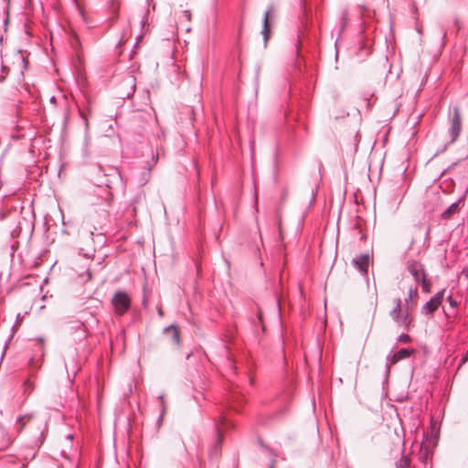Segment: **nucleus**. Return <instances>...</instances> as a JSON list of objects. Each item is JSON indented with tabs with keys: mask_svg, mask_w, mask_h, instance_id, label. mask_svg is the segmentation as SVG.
<instances>
[{
	"mask_svg": "<svg viewBox=\"0 0 468 468\" xmlns=\"http://www.w3.org/2000/svg\"><path fill=\"white\" fill-rule=\"evenodd\" d=\"M24 209L23 201L16 197L6 198L0 208V220L7 221L12 239L18 238L24 227L29 229L31 234L34 230V224L27 218Z\"/></svg>",
	"mask_w": 468,
	"mask_h": 468,
	"instance_id": "1",
	"label": "nucleus"
},
{
	"mask_svg": "<svg viewBox=\"0 0 468 468\" xmlns=\"http://www.w3.org/2000/svg\"><path fill=\"white\" fill-rule=\"evenodd\" d=\"M415 353L416 350L414 348L406 347H402L397 352L390 351L386 356L385 379L383 384L387 383L388 380L391 365H394L402 359H406L413 356Z\"/></svg>",
	"mask_w": 468,
	"mask_h": 468,
	"instance_id": "2",
	"label": "nucleus"
},
{
	"mask_svg": "<svg viewBox=\"0 0 468 468\" xmlns=\"http://www.w3.org/2000/svg\"><path fill=\"white\" fill-rule=\"evenodd\" d=\"M389 315L398 326L402 327L405 331L410 329L411 320L408 311L402 313L401 300L399 298L395 299V307L389 312Z\"/></svg>",
	"mask_w": 468,
	"mask_h": 468,
	"instance_id": "3",
	"label": "nucleus"
},
{
	"mask_svg": "<svg viewBox=\"0 0 468 468\" xmlns=\"http://www.w3.org/2000/svg\"><path fill=\"white\" fill-rule=\"evenodd\" d=\"M112 304L118 315H123L131 309L132 301L125 291L119 290L113 294Z\"/></svg>",
	"mask_w": 468,
	"mask_h": 468,
	"instance_id": "4",
	"label": "nucleus"
},
{
	"mask_svg": "<svg viewBox=\"0 0 468 468\" xmlns=\"http://www.w3.org/2000/svg\"><path fill=\"white\" fill-rule=\"evenodd\" d=\"M451 122V127L449 128L450 144H453L458 139L463 129L461 112L458 106L452 108Z\"/></svg>",
	"mask_w": 468,
	"mask_h": 468,
	"instance_id": "5",
	"label": "nucleus"
},
{
	"mask_svg": "<svg viewBox=\"0 0 468 468\" xmlns=\"http://www.w3.org/2000/svg\"><path fill=\"white\" fill-rule=\"evenodd\" d=\"M275 13L276 7L273 4H271L264 13L262 18V29L261 33L265 43L268 41L271 34V21L275 16Z\"/></svg>",
	"mask_w": 468,
	"mask_h": 468,
	"instance_id": "6",
	"label": "nucleus"
},
{
	"mask_svg": "<svg viewBox=\"0 0 468 468\" xmlns=\"http://www.w3.org/2000/svg\"><path fill=\"white\" fill-rule=\"evenodd\" d=\"M445 289H442L436 292L428 302H426L421 307L422 314H433L439 306L441 304L445 293Z\"/></svg>",
	"mask_w": 468,
	"mask_h": 468,
	"instance_id": "7",
	"label": "nucleus"
},
{
	"mask_svg": "<svg viewBox=\"0 0 468 468\" xmlns=\"http://www.w3.org/2000/svg\"><path fill=\"white\" fill-rule=\"evenodd\" d=\"M91 174L94 176L93 183L97 186L111 187V181L108 178L110 176L107 174L101 165H96L91 168Z\"/></svg>",
	"mask_w": 468,
	"mask_h": 468,
	"instance_id": "8",
	"label": "nucleus"
},
{
	"mask_svg": "<svg viewBox=\"0 0 468 468\" xmlns=\"http://www.w3.org/2000/svg\"><path fill=\"white\" fill-rule=\"evenodd\" d=\"M214 426L218 435V443L220 445L222 443V431L224 430H231L234 424L225 414L220 413L218 418L215 420Z\"/></svg>",
	"mask_w": 468,
	"mask_h": 468,
	"instance_id": "9",
	"label": "nucleus"
},
{
	"mask_svg": "<svg viewBox=\"0 0 468 468\" xmlns=\"http://www.w3.org/2000/svg\"><path fill=\"white\" fill-rule=\"evenodd\" d=\"M407 270L412 275L416 282H420V280H424L427 276L423 265L417 261H410L407 262Z\"/></svg>",
	"mask_w": 468,
	"mask_h": 468,
	"instance_id": "10",
	"label": "nucleus"
},
{
	"mask_svg": "<svg viewBox=\"0 0 468 468\" xmlns=\"http://www.w3.org/2000/svg\"><path fill=\"white\" fill-rule=\"evenodd\" d=\"M371 261V257L368 253H361L355 257L352 261L353 265L363 274H367V269Z\"/></svg>",
	"mask_w": 468,
	"mask_h": 468,
	"instance_id": "11",
	"label": "nucleus"
},
{
	"mask_svg": "<svg viewBox=\"0 0 468 468\" xmlns=\"http://www.w3.org/2000/svg\"><path fill=\"white\" fill-rule=\"evenodd\" d=\"M348 23H349V13H348V9L346 7H345L341 10V13H340L338 37L335 42V60H337V58H338V48H337L338 38L343 34V32L346 30Z\"/></svg>",
	"mask_w": 468,
	"mask_h": 468,
	"instance_id": "12",
	"label": "nucleus"
},
{
	"mask_svg": "<svg viewBox=\"0 0 468 468\" xmlns=\"http://www.w3.org/2000/svg\"><path fill=\"white\" fill-rule=\"evenodd\" d=\"M164 335L168 338L171 345L179 347L180 346V333L175 324H170L164 328Z\"/></svg>",
	"mask_w": 468,
	"mask_h": 468,
	"instance_id": "13",
	"label": "nucleus"
},
{
	"mask_svg": "<svg viewBox=\"0 0 468 468\" xmlns=\"http://www.w3.org/2000/svg\"><path fill=\"white\" fill-rule=\"evenodd\" d=\"M464 202V196L461 197L457 201L452 203L442 213V219H450L453 215L461 210V207Z\"/></svg>",
	"mask_w": 468,
	"mask_h": 468,
	"instance_id": "14",
	"label": "nucleus"
},
{
	"mask_svg": "<svg viewBox=\"0 0 468 468\" xmlns=\"http://www.w3.org/2000/svg\"><path fill=\"white\" fill-rule=\"evenodd\" d=\"M0 437L2 438V441L0 443V450L7 447L10 443V438L7 435V432L3 425L0 424Z\"/></svg>",
	"mask_w": 468,
	"mask_h": 468,
	"instance_id": "15",
	"label": "nucleus"
},
{
	"mask_svg": "<svg viewBox=\"0 0 468 468\" xmlns=\"http://www.w3.org/2000/svg\"><path fill=\"white\" fill-rule=\"evenodd\" d=\"M28 366L32 369V371L29 373V378H35L37 373L36 370L39 369L41 365L37 364L35 357H30L28 360Z\"/></svg>",
	"mask_w": 468,
	"mask_h": 468,
	"instance_id": "16",
	"label": "nucleus"
},
{
	"mask_svg": "<svg viewBox=\"0 0 468 468\" xmlns=\"http://www.w3.org/2000/svg\"><path fill=\"white\" fill-rule=\"evenodd\" d=\"M410 464V458L402 453L400 459L396 462V468H409Z\"/></svg>",
	"mask_w": 468,
	"mask_h": 468,
	"instance_id": "17",
	"label": "nucleus"
},
{
	"mask_svg": "<svg viewBox=\"0 0 468 468\" xmlns=\"http://www.w3.org/2000/svg\"><path fill=\"white\" fill-rule=\"evenodd\" d=\"M300 6H301V9H302L303 15L304 16V19L307 20L308 16L311 13V9L307 5V0H300ZM303 23L306 25L307 21H304Z\"/></svg>",
	"mask_w": 468,
	"mask_h": 468,
	"instance_id": "18",
	"label": "nucleus"
},
{
	"mask_svg": "<svg viewBox=\"0 0 468 468\" xmlns=\"http://www.w3.org/2000/svg\"><path fill=\"white\" fill-rule=\"evenodd\" d=\"M257 442L263 450H265L271 456V458L277 457L276 452L273 449L270 448L268 445H266L262 439L258 438Z\"/></svg>",
	"mask_w": 468,
	"mask_h": 468,
	"instance_id": "19",
	"label": "nucleus"
},
{
	"mask_svg": "<svg viewBox=\"0 0 468 468\" xmlns=\"http://www.w3.org/2000/svg\"><path fill=\"white\" fill-rule=\"evenodd\" d=\"M34 388L35 384L30 380V378H27L23 382V389L25 393L30 394Z\"/></svg>",
	"mask_w": 468,
	"mask_h": 468,
	"instance_id": "20",
	"label": "nucleus"
},
{
	"mask_svg": "<svg viewBox=\"0 0 468 468\" xmlns=\"http://www.w3.org/2000/svg\"><path fill=\"white\" fill-rule=\"evenodd\" d=\"M236 399L239 400L237 404L234 400L229 401V404L230 409L239 411V405L243 404L244 399L242 397H237Z\"/></svg>",
	"mask_w": 468,
	"mask_h": 468,
	"instance_id": "21",
	"label": "nucleus"
},
{
	"mask_svg": "<svg viewBox=\"0 0 468 468\" xmlns=\"http://www.w3.org/2000/svg\"><path fill=\"white\" fill-rule=\"evenodd\" d=\"M71 48L78 52L81 48V43L77 36H74L71 40Z\"/></svg>",
	"mask_w": 468,
	"mask_h": 468,
	"instance_id": "22",
	"label": "nucleus"
},
{
	"mask_svg": "<svg viewBox=\"0 0 468 468\" xmlns=\"http://www.w3.org/2000/svg\"><path fill=\"white\" fill-rule=\"evenodd\" d=\"M410 342H411V337L407 333H401L397 338V343H410Z\"/></svg>",
	"mask_w": 468,
	"mask_h": 468,
	"instance_id": "23",
	"label": "nucleus"
},
{
	"mask_svg": "<svg viewBox=\"0 0 468 468\" xmlns=\"http://www.w3.org/2000/svg\"><path fill=\"white\" fill-rule=\"evenodd\" d=\"M256 322H255V326H257L258 324L261 325L262 327V330L265 329L264 327V324H263V314H262V312L259 309L258 310V313H257V317H256Z\"/></svg>",
	"mask_w": 468,
	"mask_h": 468,
	"instance_id": "24",
	"label": "nucleus"
},
{
	"mask_svg": "<svg viewBox=\"0 0 468 468\" xmlns=\"http://www.w3.org/2000/svg\"><path fill=\"white\" fill-rule=\"evenodd\" d=\"M421 283V288L424 292H430L431 290V283L427 281V276L424 278V280H420V282Z\"/></svg>",
	"mask_w": 468,
	"mask_h": 468,
	"instance_id": "25",
	"label": "nucleus"
},
{
	"mask_svg": "<svg viewBox=\"0 0 468 468\" xmlns=\"http://www.w3.org/2000/svg\"><path fill=\"white\" fill-rule=\"evenodd\" d=\"M64 367H65L66 372L68 374V378H69V381L72 383L74 381L75 376L77 375L80 367H77V368L73 369V373H72L73 376H72V378H70L67 363L64 364Z\"/></svg>",
	"mask_w": 468,
	"mask_h": 468,
	"instance_id": "26",
	"label": "nucleus"
},
{
	"mask_svg": "<svg viewBox=\"0 0 468 468\" xmlns=\"http://www.w3.org/2000/svg\"><path fill=\"white\" fill-rule=\"evenodd\" d=\"M194 400L197 402V404L200 405L201 400L205 399V396L202 392H199L193 396Z\"/></svg>",
	"mask_w": 468,
	"mask_h": 468,
	"instance_id": "27",
	"label": "nucleus"
},
{
	"mask_svg": "<svg viewBox=\"0 0 468 468\" xmlns=\"http://www.w3.org/2000/svg\"><path fill=\"white\" fill-rule=\"evenodd\" d=\"M318 191V186H315V187H313L312 190H311V193H312V198H311V201L309 203V206H312L313 203L314 202L315 200V196H316V193Z\"/></svg>",
	"mask_w": 468,
	"mask_h": 468,
	"instance_id": "28",
	"label": "nucleus"
},
{
	"mask_svg": "<svg viewBox=\"0 0 468 468\" xmlns=\"http://www.w3.org/2000/svg\"><path fill=\"white\" fill-rule=\"evenodd\" d=\"M450 144H450V142H448V143L444 144L441 147H440V149H438V150L436 151V153L434 154V155H433V156H437L438 154H441V153L445 152V151H446V149H447V147H448Z\"/></svg>",
	"mask_w": 468,
	"mask_h": 468,
	"instance_id": "29",
	"label": "nucleus"
},
{
	"mask_svg": "<svg viewBox=\"0 0 468 468\" xmlns=\"http://www.w3.org/2000/svg\"><path fill=\"white\" fill-rule=\"evenodd\" d=\"M148 15H149V10L147 9L144 13V16H143L142 20H141V27H144L145 25L148 24Z\"/></svg>",
	"mask_w": 468,
	"mask_h": 468,
	"instance_id": "30",
	"label": "nucleus"
},
{
	"mask_svg": "<svg viewBox=\"0 0 468 468\" xmlns=\"http://www.w3.org/2000/svg\"><path fill=\"white\" fill-rule=\"evenodd\" d=\"M416 294H417V289H416V288H415V289L410 288V289L409 290L408 297L405 299L406 303H408L409 301H410V300H411V298H412V296H413V295H416Z\"/></svg>",
	"mask_w": 468,
	"mask_h": 468,
	"instance_id": "31",
	"label": "nucleus"
},
{
	"mask_svg": "<svg viewBox=\"0 0 468 468\" xmlns=\"http://www.w3.org/2000/svg\"><path fill=\"white\" fill-rule=\"evenodd\" d=\"M158 399H159V400H161V402H162V408H163V411H162V413H161V415H160V417H159V419H158V420H159V421H161V420H162V418H163V415H164V412H165V402H164V395H163V394L159 395V396H158Z\"/></svg>",
	"mask_w": 468,
	"mask_h": 468,
	"instance_id": "32",
	"label": "nucleus"
},
{
	"mask_svg": "<svg viewBox=\"0 0 468 468\" xmlns=\"http://www.w3.org/2000/svg\"><path fill=\"white\" fill-rule=\"evenodd\" d=\"M446 35H447V32L445 29H441V32H440V36H441V47H443L445 45V37H446Z\"/></svg>",
	"mask_w": 468,
	"mask_h": 468,
	"instance_id": "33",
	"label": "nucleus"
},
{
	"mask_svg": "<svg viewBox=\"0 0 468 468\" xmlns=\"http://www.w3.org/2000/svg\"><path fill=\"white\" fill-rule=\"evenodd\" d=\"M447 302L449 303V304L452 306V307H456L457 306V301L454 300L452 298V295H449L447 298H446Z\"/></svg>",
	"mask_w": 468,
	"mask_h": 468,
	"instance_id": "34",
	"label": "nucleus"
},
{
	"mask_svg": "<svg viewBox=\"0 0 468 468\" xmlns=\"http://www.w3.org/2000/svg\"><path fill=\"white\" fill-rule=\"evenodd\" d=\"M43 441H44V431H41L40 437L38 438V440L37 441V446L38 449L41 447Z\"/></svg>",
	"mask_w": 468,
	"mask_h": 468,
	"instance_id": "35",
	"label": "nucleus"
},
{
	"mask_svg": "<svg viewBox=\"0 0 468 468\" xmlns=\"http://www.w3.org/2000/svg\"><path fill=\"white\" fill-rule=\"evenodd\" d=\"M144 295L142 299V304H143V306L145 307L147 305L146 286L144 287Z\"/></svg>",
	"mask_w": 468,
	"mask_h": 468,
	"instance_id": "36",
	"label": "nucleus"
},
{
	"mask_svg": "<svg viewBox=\"0 0 468 468\" xmlns=\"http://www.w3.org/2000/svg\"><path fill=\"white\" fill-rule=\"evenodd\" d=\"M275 304H276L278 314L280 315L281 314V300H280V298H278V297L275 298Z\"/></svg>",
	"mask_w": 468,
	"mask_h": 468,
	"instance_id": "37",
	"label": "nucleus"
},
{
	"mask_svg": "<svg viewBox=\"0 0 468 468\" xmlns=\"http://www.w3.org/2000/svg\"><path fill=\"white\" fill-rule=\"evenodd\" d=\"M408 393L406 395H401L396 399V401L398 402H404L408 399Z\"/></svg>",
	"mask_w": 468,
	"mask_h": 468,
	"instance_id": "38",
	"label": "nucleus"
},
{
	"mask_svg": "<svg viewBox=\"0 0 468 468\" xmlns=\"http://www.w3.org/2000/svg\"><path fill=\"white\" fill-rule=\"evenodd\" d=\"M37 341L41 344V346H40L41 357H43L44 356V347H43L44 339L42 337H38Z\"/></svg>",
	"mask_w": 468,
	"mask_h": 468,
	"instance_id": "39",
	"label": "nucleus"
},
{
	"mask_svg": "<svg viewBox=\"0 0 468 468\" xmlns=\"http://www.w3.org/2000/svg\"><path fill=\"white\" fill-rule=\"evenodd\" d=\"M287 196H288V189H287V188H284V189L282 190V200H285V199H286V197H287Z\"/></svg>",
	"mask_w": 468,
	"mask_h": 468,
	"instance_id": "40",
	"label": "nucleus"
},
{
	"mask_svg": "<svg viewBox=\"0 0 468 468\" xmlns=\"http://www.w3.org/2000/svg\"><path fill=\"white\" fill-rule=\"evenodd\" d=\"M80 117L82 118V120L84 121L85 126L88 127V125H89L88 119L84 116L82 112H80Z\"/></svg>",
	"mask_w": 468,
	"mask_h": 468,
	"instance_id": "41",
	"label": "nucleus"
},
{
	"mask_svg": "<svg viewBox=\"0 0 468 468\" xmlns=\"http://www.w3.org/2000/svg\"><path fill=\"white\" fill-rule=\"evenodd\" d=\"M300 45H301L300 37L297 36V43L295 44V48H296V52L297 53H299Z\"/></svg>",
	"mask_w": 468,
	"mask_h": 468,
	"instance_id": "42",
	"label": "nucleus"
},
{
	"mask_svg": "<svg viewBox=\"0 0 468 468\" xmlns=\"http://www.w3.org/2000/svg\"><path fill=\"white\" fill-rule=\"evenodd\" d=\"M275 463H276V457L271 458L270 461V468H274Z\"/></svg>",
	"mask_w": 468,
	"mask_h": 468,
	"instance_id": "43",
	"label": "nucleus"
},
{
	"mask_svg": "<svg viewBox=\"0 0 468 468\" xmlns=\"http://www.w3.org/2000/svg\"><path fill=\"white\" fill-rule=\"evenodd\" d=\"M111 170L114 171L120 178H122V175L120 170L117 167H112Z\"/></svg>",
	"mask_w": 468,
	"mask_h": 468,
	"instance_id": "44",
	"label": "nucleus"
},
{
	"mask_svg": "<svg viewBox=\"0 0 468 468\" xmlns=\"http://www.w3.org/2000/svg\"><path fill=\"white\" fill-rule=\"evenodd\" d=\"M462 274H463L465 278L468 280V268H463L462 271Z\"/></svg>",
	"mask_w": 468,
	"mask_h": 468,
	"instance_id": "45",
	"label": "nucleus"
},
{
	"mask_svg": "<svg viewBox=\"0 0 468 468\" xmlns=\"http://www.w3.org/2000/svg\"><path fill=\"white\" fill-rule=\"evenodd\" d=\"M185 15H186V16L187 17V19H190L191 13H190V11H189V10H186V11H185Z\"/></svg>",
	"mask_w": 468,
	"mask_h": 468,
	"instance_id": "46",
	"label": "nucleus"
},
{
	"mask_svg": "<svg viewBox=\"0 0 468 468\" xmlns=\"http://www.w3.org/2000/svg\"><path fill=\"white\" fill-rule=\"evenodd\" d=\"M49 101H50L51 103L56 104L57 100H56L55 96H52V97L49 99Z\"/></svg>",
	"mask_w": 468,
	"mask_h": 468,
	"instance_id": "47",
	"label": "nucleus"
},
{
	"mask_svg": "<svg viewBox=\"0 0 468 468\" xmlns=\"http://www.w3.org/2000/svg\"><path fill=\"white\" fill-rule=\"evenodd\" d=\"M224 261H225V263H226V265H227L228 269H229V267H230V262H229L227 259H224Z\"/></svg>",
	"mask_w": 468,
	"mask_h": 468,
	"instance_id": "48",
	"label": "nucleus"
},
{
	"mask_svg": "<svg viewBox=\"0 0 468 468\" xmlns=\"http://www.w3.org/2000/svg\"><path fill=\"white\" fill-rule=\"evenodd\" d=\"M157 314H158L159 316H163L164 315L163 310L161 308L158 309Z\"/></svg>",
	"mask_w": 468,
	"mask_h": 468,
	"instance_id": "49",
	"label": "nucleus"
},
{
	"mask_svg": "<svg viewBox=\"0 0 468 468\" xmlns=\"http://www.w3.org/2000/svg\"><path fill=\"white\" fill-rule=\"evenodd\" d=\"M28 214H29L30 218H35V214L32 210L28 211Z\"/></svg>",
	"mask_w": 468,
	"mask_h": 468,
	"instance_id": "50",
	"label": "nucleus"
},
{
	"mask_svg": "<svg viewBox=\"0 0 468 468\" xmlns=\"http://www.w3.org/2000/svg\"><path fill=\"white\" fill-rule=\"evenodd\" d=\"M80 14L81 15V16L85 20V15H84V12L81 9H80Z\"/></svg>",
	"mask_w": 468,
	"mask_h": 468,
	"instance_id": "51",
	"label": "nucleus"
},
{
	"mask_svg": "<svg viewBox=\"0 0 468 468\" xmlns=\"http://www.w3.org/2000/svg\"><path fill=\"white\" fill-rule=\"evenodd\" d=\"M286 411H287V409H286V408H284L283 410H282V411L280 412V414H281V415L285 414V413H286Z\"/></svg>",
	"mask_w": 468,
	"mask_h": 468,
	"instance_id": "52",
	"label": "nucleus"
},
{
	"mask_svg": "<svg viewBox=\"0 0 468 468\" xmlns=\"http://www.w3.org/2000/svg\"><path fill=\"white\" fill-rule=\"evenodd\" d=\"M67 438L69 439V440H73L74 437H73L72 434H69V435H67Z\"/></svg>",
	"mask_w": 468,
	"mask_h": 468,
	"instance_id": "53",
	"label": "nucleus"
},
{
	"mask_svg": "<svg viewBox=\"0 0 468 468\" xmlns=\"http://www.w3.org/2000/svg\"><path fill=\"white\" fill-rule=\"evenodd\" d=\"M360 233H361V237H360V239H365V238H366L365 234H364V233H362V231H361V230H360Z\"/></svg>",
	"mask_w": 468,
	"mask_h": 468,
	"instance_id": "54",
	"label": "nucleus"
},
{
	"mask_svg": "<svg viewBox=\"0 0 468 468\" xmlns=\"http://www.w3.org/2000/svg\"><path fill=\"white\" fill-rule=\"evenodd\" d=\"M20 319H22V317H21V316H20V314H18L16 315V321H19Z\"/></svg>",
	"mask_w": 468,
	"mask_h": 468,
	"instance_id": "55",
	"label": "nucleus"
},
{
	"mask_svg": "<svg viewBox=\"0 0 468 468\" xmlns=\"http://www.w3.org/2000/svg\"><path fill=\"white\" fill-rule=\"evenodd\" d=\"M141 38H142V36H138V37H137V38H136V40H137V41H136V44L138 43L139 39H141Z\"/></svg>",
	"mask_w": 468,
	"mask_h": 468,
	"instance_id": "56",
	"label": "nucleus"
},
{
	"mask_svg": "<svg viewBox=\"0 0 468 468\" xmlns=\"http://www.w3.org/2000/svg\"><path fill=\"white\" fill-rule=\"evenodd\" d=\"M5 78L3 76H0V82H3Z\"/></svg>",
	"mask_w": 468,
	"mask_h": 468,
	"instance_id": "57",
	"label": "nucleus"
},
{
	"mask_svg": "<svg viewBox=\"0 0 468 468\" xmlns=\"http://www.w3.org/2000/svg\"><path fill=\"white\" fill-rule=\"evenodd\" d=\"M191 354H192V353L187 354V355H186V359H188V358L190 357Z\"/></svg>",
	"mask_w": 468,
	"mask_h": 468,
	"instance_id": "58",
	"label": "nucleus"
},
{
	"mask_svg": "<svg viewBox=\"0 0 468 468\" xmlns=\"http://www.w3.org/2000/svg\"><path fill=\"white\" fill-rule=\"evenodd\" d=\"M417 31H418V33H420V34L421 33L420 28H417Z\"/></svg>",
	"mask_w": 468,
	"mask_h": 468,
	"instance_id": "59",
	"label": "nucleus"
},
{
	"mask_svg": "<svg viewBox=\"0 0 468 468\" xmlns=\"http://www.w3.org/2000/svg\"><path fill=\"white\" fill-rule=\"evenodd\" d=\"M335 100H336L338 98V94H335Z\"/></svg>",
	"mask_w": 468,
	"mask_h": 468,
	"instance_id": "60",
	"label": "nucleus"
}]
</instances>
